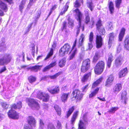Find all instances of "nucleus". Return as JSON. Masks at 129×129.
<instances>
[{
	"label": "nucleus",
	"instance_id": "nucleus-1",
	"mask_svg": "<svg viewBox=\"0 0 129 129\" xmlns=\"http://www.w3.org/2000/svg\"><path fill=\"white\" fill-rule=\"evenodd\" d=\"M26 101L28 106L33 109L38 110L39 108V105L36 100L31 98H27Z\"/></svg>",
	"mask_w": 129,
	"mask_h": 129
},
{
	"label": "nucleus",
	"instance_id": "nucleus-2",
	"mask_svg": "<svg viewBox=\"0 0 129 129\" xmlns=\"http://www.w3.org/2000/svg\"><path fill=\"white\" fill-rule=\"evenodd\" d=\"M12 59L11 56L9 54H6L3 56L0 55V65H6L9 63Z\"/></svg>",
	"mask_w": 129,
	"mask_h": 129
},
{
	"label": "nucleus",
	"instance_id": "nucleus-3",
	"mask_svg": "<svg viewBox=\"0 0 129 129\" xmlns=\"http://www.w3.org/2000/svg\"><path fill=\"white\" fill-rule=\"evenodd\" d=\"M74 12L76 13L75 18L78 21L79 26L77 28V31L76 32V36H77L80 32V24L82 17V14L80 12L78 9H77L73 11Z\"/></svg>",
	"mask_w": 129,
	"mask_h": 129
},
{
	"label": "nucleus",
	"instance_id": "nucleus-4",
	"mask_svg": "<svg viewBox=\"0 0 129 129\" xmlns=\"http://www.w3.org/2000/svg\"><path fill=\"white\" fill-rule=\"evenodd\" d=\"M104 63L103 61H99L95 66L94 71L96 74H101L103 71L104 67Z\"/></svg>",
	"mask_w": 129,
	"mask_h": 129
},
{
	"label": "nucleus",
	"instance_id": "nucleus-5",
	"mask_svg": "<svg viewBox=\"0 0 129 129\" xmlns=\"http://www.w3.org/2000/svg\"><path fill=\"white\" fill-rule=\"evenodd\" d=\"M70 49V46L68 43H66L62 47L59 51V55L61 56H63L68 53Z\"/></svg>",
	"mask_w": 129,
	"mask_h": 129
},
{
	"label": "nucleus",
	"instance_id": "nucleus-6",
	"mask_svg": "<svg viewBox=\"0 0 129 129\" xmlns=\"http://www.w3.org/2000/svg\"><path fill=\"white\" fill-rule=\"evenodd\" d=\"M90 61L89 59H87L83 61L81 68V71L85 73L89 68Z\"/></svg>",
	"mask_w": 129,
	"mask_h": 129
},
{
	"label": "nucleus",
	"instance_id": "nucleus-7",
	"mask_svg": "<svg viewBox=\"0 0 129 129\" xmlns=\"http://www.w3.org/2000/svg\"><path fill=\"white\" fill-rule=\"evenodd\" d=\"M87 120L86 117L83 116L82 119H81L79 120L78 129H86L85 125L87 123Z\"/></svg>",
	"mask_w": 129,
	"mask_h": 129
},
{
	"label": "nucleus",
	"instance_id": "nucleus-8",
	"mask_svg": "<svg viewBox=\"0 0 129 129\" xmlns=\"http://www.w3.org/2000/svg\"><path fill=\"white\" fill-rule=\"evenodd\" d=\"M37 97L39 99H42L43 101L47 102L49 101V96L47 94L39 92L37 94Z\"/></svg>",
	"mask_w": 129,
	"mask_h": 129
},
{
	"label": "nucleus",
	"instance_id": "nucleus-9",
	"mask_svg": "<svg viewBox=\"0 0 129 129\" xmlns=\"http://www.w3.org/2000/svg\"><path fill=\"white\" fill-rule=\"evenodd\" d=\"M73 97H75L79 101H80L82 98L83 94L78 89L74 91L72 93Z\"/></svg>",
	"mask_w": 129,
	"mask_h": 129
},
{
	"label": "nucleus",
	"instance_id": "nucleus-10",
	"mask_svg": "<svg viewBox=\"0 0 129 129\" xmlns=\"http://www.w3.org/2000/svg\"><path fill=\"white\" fill-rule=\"evenodd\" d=\"M8 115L9 117L13 119H18L19 118L18 114L12 109L11 110H10L8 112Z\"/></svg>",
	"mask_w": 129,
	"mask_h": 129
},
{
	"label": "nucleus",
	"instance_id": "nucleus-11",
	"mask_svg": "<svg viewBox=\"0 0 129 129\" xmlns=\"http://www.w3.org/2000/svg\"><path fill=\"white\" fill-rule=\"evenodd\" d=\"M96 47L99 48L101 47L103 45L102 38L100 36L97 35L96 40Z\"/></svg>",
	"mask_w": 129,
	"mask_h": 129
},
{
	"label": "nucleus",
	"instance_id": "nucleus-12",
	"mask_svg": "<svg viewBox=\"0 0 129 129\" xmlns=\"http://www.w3.org/2000/svg\"><path fill=\"white\" fill-rule=\"evenodd\" d=\"M28 124L32 127H35L36 121L34 117L32 116H29L27 119Z\"/></svg>",
	"mask_w": 129,
	"mask_h": 129
},
{
	"label": "nucleus",
	"instance_id": "nucleus-13",
	"mask_svg": "<svg viewBox=\"0 0 129 129\" xmlns=\"http://www.w3.org/2000/svg\"><path fill=\"white\" fill-rule=\"evenodd\" d=\"M114 79V77L112 75H110L106 81L105 86L108 87L111 85Z\"/></svg>",
	"mask_w": 129,
	"mask_h": 129
},
{
	"label": "nucleus",
	"instance_id": "nucleus-14",
	"mask_svg": "<svg viewBox=\"0 0 129 129\" xmlns=\"http://www.w3.org/2000/svg\"><path fill=\"white\" fill-rule=\"evenodd\" d=\"M56 46V44L54 43L52 45V47L51 48L50 52L47 55L46 58L45 59V60H47L53 54V51L55 50Z\"/></svg>",
	"mask_w": 129,
	"mask_h": 129
},
{
	"label": "nucleus",
	"instance_id": "nucleus-15",
	"mask_svg": "<svg viewBox=\"0 0 129 129\" xmlns=\"http://www.w3.org/2000/svg\"><path fill=\"white\" fill-rule=\"evenodd\" d=\"M93 34L92 32L90 33L89 36V43H88V49L90 50L92 48L93 46L92 44V42L93 39Z\"/></svg>",
	"mask_w": 129,
	"mask_h": 129
},
{
	"label": "nucleus",
	"instance_id": "nucleus-16",
	"mask_svg": "<svg viewBox=\"0 0 129 129\" xmlns=\"http://www.w3.org/2000/svg\"><path fill=\"white\" fill-rule=\"evenodd\" d=\"M114 38V34L113 33H110L109 34V41L108 42L109 48H110L111 47L112 44V42L113 41Z\"/></svg>",
	"mask_w": 129,
	"mask_h": 129
},
{
	"label": "nucleus",
	"instance_id": "nucleus-17",
	"mask_svg": "<svg viewBox=\"0 0 129 129\" xmlns=\"http://www.w3.org/2000/svg\"><path fill=\"white\" fill-rule=\"evenodd\" d=\"M122 89V85L120 84H117L113 88V92L114 93H117Z\"/></svg>",
	"mask_w": 129,
	"mask_h": 129
},
{
	"label": "nucleus",
	"instance_id": "nucleus-18",
	"mask_svg": "<svg viewBox=\"0 0 129 129\" xmlns=\"http://www.w3.org/2000/svg\"><path fill=\"white\" fill-rule=\"evenodd\" d=\"M122 58L121 57H118L115 60V65L116 66L118 67L120 66L122 62Z\"/></svg>",
	"mask_w": 129,
	"mask_h": 129
},
{
	"label": "nucleus",
	"instance_id": "nucleus-19",
	"mask_svg": "<svg viewBox=\"0 0 129 129\" xmlns=\"http://www.w3.org/2000/svg\"><path fill=\"white\" fill-rule=\"evenodd\" d=\"M125 29L124 28H122L118 36V40L120 41H122L125 34Z\"/></svg>",
	"mask_w": 129,
	"mask_h": 129
},
{
	"label": "nucleus",
	"instance_id": "nucleus-20",
	"mask_svg": "<svg viewBox=\"0 0 129 129\" xmlns=\"http://www.w3.org/2000/svg\"><path fill=\"white\" fill-rule=\"evenodd\" d=\"M128 72L127 69L126 68L121 70L119 73V78H120L125 76Z\"/></svg>",
	"mask_w": 129,
	"mask_h": 129
},
{
	"label": "nucleus",
	"instance_id": "nucleus-21",
	"mask_svg": "<svg viewBox=\"0 0 129 129\" xmlns=\"http://www.w3.org/2000/svg\"><path fill=\"white\" fill-rule=\"evenodd\" d=\"M78 114V111H76L74 113L71 121V123L72 125H73L74 124Z\"/></svg>",
	"mask_w": 129,
	"mask_h": 129
},
{
	"label": "nucleus",
	"instance_id": "nucleus-22",
	"mask_svg": "<svg viewBox=\"0 0 129 129\" xmlns=\"http://www.w3.org/2000/svg\"><path fill=\"white\" fill-rule=\"evenodd\" d=\"M42 66L36 65L35 66L30 67L29 68H27V69L28 70L30 69L31 71H34L35 72H37L38 70H40L41 69Z\"/></svg>",
	"mask_w": 129,
	"mask_h": 129
},
{
	"label": "nucleus",
	"instance_id": "nucleus-23",
	"mask_svg": "<svg viewBox=\"0 0 129 129\" xmlns=\"http://www.w3.org/2000/svg\"><path fill=\"white\" fill-rule=\"evenodd\" d=\"M49 91L52 94H55L58 93L59 91V88L58 87H56L54 89H52L49 87L48 88Z\"/></svg>",
	"mask_w": 129,
	"mask_h": 129
},
{
	"label": "nucleus",
	"instance_id": "nucleus-24",
	"mask_svg": "<svg viewBox=\"0 0 129 129\" xmlns=\"http://www.w3.org/2000/svg\"><path fill=\"white\" fill-rule=\"evenodd\" d=\"M22 106V104L21 102L19 101L17 103V104H14L11 107L12 109L14 108L16 109H21Z\"/></svg>",
	"mask_w": 129,
	"mask_h": 129
},
{
	"label": "nucleus",
	"instance_id": "nucleus-25",
	"mask_svg": "<svg viewBox=\"0 0 129 129\" xmlns=\"http://www.w3.org/2000/svg\"><path fill=\"white\" fill-rule=\"evenodd\" d=\"M69 94L68 93H63L60 98L61 100V101L64 103L67 100L68 96Z\"/></svg>",
	"mask_w": 129,
	"mask_h": 129
},
{
	"label": "nucleus",
	"instance_id": "nucleus-26",
	"mask_svg": "<svg viewBox=\"0 0 129 129\" xmlns=\"http://www.w3.org/2000/svg\"><path fill=\"white\" fill-rule=\"evenodd\" d=\"M126 92L124 91L122 92L121 95V99L125 104H126V102L127 101V99L126 97Z\"/></svg>",
	"mask_w": 129,
	"mask_h": 129
},
{
	"label": "nucleus",
	"instance_id": "nucleus-27",
	"mask_svg": "<svg viewBox=\"0 0 129 129\" xmlns=\"http://www.w3.org/2000/svg\"><path fill=\"white\" fill-rule=\"evenodd\" d=\"M113 56L111 53H109L108 60L107 62V66L109 68H110V67L111 63L113 60Z\"/></svg>",
	"mask_w": 129,
	"mask_h": 129
},
{
	"label": "nucleus",
	"instance_id": "nucleus-28",
	"mask_svg": "<svg viewBox=\"0 0 129 129\" xmlns=\"http://www.w3.org/2000/svg\"><path fill=\"white\" fill-rule=\"evenodd\" d=\"M124 47L126 50H129V37H126L124 41Z\"/></svg>",
	"mask_w": 129,
	"mask_h": 129
},
{
	"label": "nucleus",
	"instance_id": "nucleus-29",
	"mask_svg": "<svg viewBox=\"0 0 129 129\" xmlns=\"http://www.w3.org/2000/svg\"><path fill=\"white\" fill-rule=\"evenodd\" d=\"M0 8L5 12L8 10L6 5L2 2H0Z\"/></svg>",
	"mask_w": 129,
	"mask_h": 129
},
{
	"label": "nucleus",
	"instance_id": "nucleus-30",
	"mask_svg": "<svg viewBox=\"0 0 129 129\" xmlns=\"http://www.w3.org/2000/svg\"><path fill=\"white\" fill-rule=\"evenodd\" d=\"M91 75V73L89 72L84 75L81 79V81L82 82H84L86 81Z\"/></svg>",
	"mask_w": 129,
	"mask_h": 129
},
{
	"label": "nucleus",
	"instance_id": "nucleus-31",
	"mask_svg": "<svg viewBox=\"0 0 129 129\" xmlns=\"http://www.w3.org/2000/svg\"><path fill=\"white\" fill-rule=\"evenodd\" d=\"M118 109V107H111L109 110L108 112L109 113H114Z\"/></svg>",
	"mask_w": 129,
	"mask_h": 129
},
{
	"label": "nucleus",
	"instance_id": "nucleus-32",
	"mask_svg": "<svg viewBox=\"0 0 129 129\" xmlns=\"http://www.w3.org/2000/svg\"><path fill=\"white\" fill-rule=\"evenodd\" d=\"M105 26L106 28L108 30H111L113 28L112 23L111 22L107 23L106 24Z\"/></svg>",
	"mask_w": 129,
	"mask_h": 129
},
{
	"label": "nucleus",
	"instance_id": "nucleus-33",
	"mask_svg": "<svg viewBox=\"0 0 129 129\" xmlns=\"http://www.w3.org/2000/svg\"><path fill=\"white\" fill-rule=\"evenodd\" d=\"M103 80V78L101 77L97 80L95 82H94L92 85V87L94 88L98 85Z\"/></svg>",
	"mask_w": 129,
	"mask_h": 129
},
{
	"label": "nucleus",
	"instance_id": "nucleus-34",
	"mask_svg": "<svg viewBox=\"0 0 129 129\" xmlns=\"http://www.w3.org/2000/svg\"><path fill=\"white\" fill-rule=\"evenodd\" d=\"M109 5L110 11L111 14H112L114 11L113 4L112 2L110 1L109 2Z\"/></svg>",
	"mask_w": 129,
	"mask_h": 129
},
{
	"label": "nucleus",
	"instance_id": "nucleus-35",
	"mask_svg": "<svg viewBox=\"0 0 129 129\" xmlns=\"http://www.w3.org/2000/svg\"><path fill=\"white\" fill-rule=\"evenodd\" d=\"M71 53L69 56V59L71 60L74 57L75 54L77 53V50L75 49L74 50H72L71 52Z\"/></svg>",
	"mask_w": 129,
	"mask_h": 129
},
{
	"label": "nucleus",
	"instance_id": "nucleus-36",
	"mask_svg": "<svg viewBox=\"0 0 129 129\" xmlns=\"http://www.w3.org/2000/svg\"><path fill=\"white\" fill-rule=\"evenodd\" d=\"M25 2V0H22L19 6V10L21 12H22Z\"/></svg>",
	"mask_w": 129,
	"mask_h": 129
},
{
	"label": "nucleus",
	"instance_id": "nucleus-37",
	"mask_svg": "<svg viewBox=\"0 0 129 129\" xmlns=\"http://www.w3.org/2000/svg\"><path fill=\"white\" fill-rule=\"evenodd\" d=\"M99 90V88H97L93 92H91L89 95V98H91L94 96L97 93Z\"/></svg>",
	"mask_w": 129,
	"mask_h": 129
},
{
	"label": "nucleus",
	"instance_id": "nucleus-38",
	"mask_svg": "<svg viewBox=\"0 0 129 129\" xmlns=\"http://www.w3.org/2000/svg\"><path fill=\"white\" fill-rule=\"evenodd\" d=\"M84 37L85 36L83 34H81L79 40V46H80L82 45V43L84 42Z\"/></svg>",
	"mask_w": 129,
	"mask_h": 129
},
{
	"label": "nucleus",
	"instance_id": "nucleus-39",
	"mask_svg": "<svg viewBox=\"0 0 129 129\" xmlns=\"http://www.w3.org/2000/svg\"><path fill=\"white\" fill-rule=\"evenodd\" d=\"M54 108L56 111L57 114L59 115L61 114V109L57 105H56L54 106Z\"/></svg>",
	"mask_w": 129,
	"mask_h": 129
},
{
	"label": "nucleus",
	"instance_id": "nucleus-40",
	"mask_svg": "<svg viewBox=\"0 0 129 129\" xmlns=\"http://www.w3.org/2000/svg\"><path fill=\"white\" fill-rule=\"evenodd\" d=\"M122 0H116L115 4L116 7L119 9L120 7V6L122 3Z\"/></svg>",
	"mask_w": 129,
	"mask_h": 129
},
{
	"label": "nucleus",
	"instance_id": "nucleus-41",
	"mask_svg": "<svg viewBox=\"0 0 129 129\" xmlns=\"http://www.w3.org/2000/svg\"><path fill=\"white\" fill-rule=\"evenodd\" d=\"M99 57V53L98 52H96L95 54V55L93 58V62H95L98 59Z\"/></svg>",
	"mask_w": 129,
	"mask_h": 129
},
{
	"label": "nucleus",
	"instance_id": "nucleus-42",
	"mask_svg": "<svg viewBox=\"0 0 129 129\" xmlns=\"http://www.w3.org/2000/svg\"><path fill=\"white\" fill-rule=\"evenodd\" d=\"M100 34L101 35H104L105 34V31L104 27H102L101 28L98 29Z\"/></svg>",
	"mask_w": 129,
	"mask_h": 129
},
{
	"label": "nucleus",
	"instance_id": "nucleus-43",
	"mask_svg": "<svg viewBox=\"0 0 129 129\" xmlns=\"http://www.w3.org/2000/svg\"><path fill=\"white\" fill-rule=\"evenodd\" d=\"M69 26L72 28L74 26V21L71 19L69 18L68 19Z\"/></svg>",
	"mask_w": 129,
	"mask_h": 129
},
{
	"label": "nucleus",
	"instance_id": "nucleus-44",
	"mask_svg": "<svg viewBox=\"0 0 129 129\" xmlns=\"http://www.w3.org/2000/svg\"><path fill=\"white\" fill-rule=\"evenodd\" d=\"M74 110V108L73 106L72 107L69 109V110L67 112V117H68L70 115Z\"/></svg>",
	"mask_w": 129,
	"mask_h": 129
},
{
	"label": "nucleus",
	"instance_id": "nucleus-45",
	"mask_svg": "<svg viewBox=\"0 0 129 129\" xmlns=\"http://www.w3.org/2000/svg\"><path fill=\"white\" fill-rule=\"evenodd\" d=\"M66 61L65 59H62L60 60L59 63V65L61 67L64 66L65 64Z\"/></svg>",
	"mask_w": 129,
	"mask_h": 129
},
{
	"label": "nucleus",
	"instance_id": "nucleus-46",
	"mask_svg": "<svg viewBox=\"0 0 129 129\" xmlns=\"http://www.w3.org/2000/svg\"><path fill=\"white\" fill-rule=\"evenodd\" d=\"M81 2L82 3H83L82 0H76L74 6L76 8H78L79 7L80 5L79 3Z\"/></svg>",
	"mask_w": 129,
	"mask_h": 129
},
{
	"label": "nucleus",
	"instance_id": "nucleus-47",
	"mask_svg": "<svg viewBox=\"0 0 129 129\" xmlns=\"http://www.w3.org/2000/svg\"><path fill=\"white\" fill-rule=\"evenodd\" d=\"M102 21L100 20H99L96 24V26L97 29L101 28L102 27H103L101 23Z\"/></svg>",
	"mask_w": 129,
	"mask_h": 129
},
{
	"label": "nucleus",
	"instance_id": "nucleus-48",
	"mask_svg": "<svg viewBox=\"0 0 129 129\" xmlns=\"http://www.w3.org/2000/svg\"><path fill=\"white\" fill-rule=\"evenodd\" d=\"M28 79L29 82L31 83L35 82L36 80V78L32 76H30Z\"/></svg>",
	"mask_w": 129,
	"mask_h": 129
},
{
	"label": "nucleus",
	"instance_id": "nucleus-49",
	"mask_svg": "<svg viewBox=\"0 0 129 129\" xmlns=\"http://www.w3.org/2000/svg\"><path fill=\"white\" fill-rule=\"evenodd\" d=\"M1 104L3 108L5 109H7L9 105L7 104L6 103L1 102Z\"/></svg>",
	"mask_w": 129,
	"mask_h": 129
},
{
	"label": "nucleus",
	"instance_id": "nucleus-50",
	"mask_svg": "<svg viewBox=\"0 0 129 129\" xmlns=\"http://www.w3.org/2000/svg\"><path fill=\"white\" fill-rule=\"evenodd\" d=\"M60 74V72H58L56 73L54 75L52 76H50L49 77L51 79H54L56 78Z\"/></svg>",
	"mask_w": 129,
	"mask_h": 129
},
{
	"label": "nucleus",
	"instance_id": "nucleus-51",
	"mask_svg": "<svg viewBox=\"0 0 129 129\" xmlns=\"http://www.w3.org/2000/svg\"><path fill=\"white\" fill-rule=\"evenodd\" d=\"M44 123L43 121L40 119V129H43L44 126Z\"/></svg>",
	"mask_w": 129,
	"mask_h": 129
},
{
	"label": "nucleus",
	"instance_id": "nucleus-52",
	"mask_svg": "<svg viewBox=\"0 0 129 129\" xmlns=\"http://www.w3.org/2000/svg\"><path fill=\"white\" fill-rule=\"evenodd\" d=\"M6 46L4 42H2L1 43L0 45V49L3 50H5Z\"/></svg>",
	"mask_w": 129,
	"mask_h": 129
},
{
	"label": "nucleus",
	"instance_id": "nucleus-53",
	"mask_svg": "<svg viewBox=\"0 0 129 129\" xmlns=\"http://www.w3.org/2000/svg\"><path fill=\"white\" fill-rule=\"evenodd\" d=\"M57 128L58 129H61L62 128L60 122L58 121H57L56 122Z\"/></svg>",
	"mask_w": 129,
	"mask_h": 129
},
{
	"label": "nucleus",
	"instance_id": "nucleus-54",
	"mask_svg": "<svg viewBox=\"0 0 129 129\" xmlns=\"http://www.w3.org/2000/svg\"><path fill=\"white\" fill-rule=\"evenodd\" d=\"M88 6L91 11H92L93 9L92 4L91 2H89L88 4Z\"/></svg>",
	"mask_w": 129,
	"mask_h": 129
},
{
	"label": "nucleus",
	"instance_id": "nucleus-55",
	"mask_svg": "<svg viewBox=\"0 0 129 129\" xmlns=\"http://www.w3.org/2000/svg\"><path fill=\"white\" fill-rule=\"evenodd\" d=\"M48 129H55L53 125L51 123L49 124L48 125Z\"/></svg>",
	"mask_w": 129,
	"mask_h": 129
},
{
	"label": "nucleus",
	"instance_id": "nucleus-56",
	"mask_svg": "<svg viewBox=\"0 0 129 129\" xmlns=\"http://www.w3.org/2000/svg\"><path fill=\"white\" fill-rule=\"evenodd\" d=\"M56 64V61H55L54 62H52V63H50L49 66L50 68H52L55 66Z\"/></svg>",
	"mask_w": 129,
	"mask_h": 129
},
{
	"label": "nucleus",
	"instance_id": "nucleus-57",
	"mask_svg": "<svg viewBox=\"0 0 129 129\" xmlns=\"http://www.w3.org/2000/svg\"><path fill=\"white\" fill-rule=\"evenodd\" d=\"M36 2L35 0H30L29 3L27 7L29 8L33 5V3H35Z\"/></svg>",
	"mask_w": 129,
	"mask_h": 129
},
{
	"label": "nucleus",
	"instance_id": "nucleus-58",
	"mask_svg": "<svg viewBox=\"0 0 129 129\" xmlns=\"http://www.w3.org/2000/svg\"><path fill=\"white\" fill-rule=\"evenodd\" d=\"M35 45H33L32 48L31 50H32V54L34 57L35 56Z\"/></svg>",
	"mask_w": 129,
	"mask_h": 129
},
{
	"label": "nucleus",
	"instance_id": "nucleus-59",
	"mask_svg": "<svg viewBox=\"0 0 129 129\" xmlns=\"http://www.w3.org/2000/svg\"><path fill=\"white\" fill-rule=\"evenodd\" d=\"M51 68L49 67V65L46 66L45 67L43 70V72H45L49 70Z\"/></svg>",
	"mask_w": 129,
	"mask_h": 129
},
{
	"label": "nucleus",
	"instance_id": "nucleus-60",
	"mask_svg": "<svg viewBox=\"0 0 129 129\" xmlns=\"http://www.w3.org/2000/svg\"><path fill=\"white\" fill-rule=\"evenodd\" d=\"M90 20V19L89 17V16H86L85 22L86 24Z\"/></svg>",
	"mask_w": 129,
	"mask_h": 129
},
{
	"label": "nucleus",
	"instance_id": "nucleus-61",
	"mask_svg": "<svg viewBox=\"0 0 129 129\" xmlns=\"http://www.w3.org/2000/svg\"><path fill=\"white\" fill-rule=\"evenodd\" d=\"M32 26V24H31L29 25L28 26V30L27 31L25 32L24 34H26L28 33V32L30 31V29L31 27Z\"/></svg>",
	"mask_w": 129,
	"mask_h": 129
},
{
	"label": "nucleus",
	"instance_id": "nucleus-62",
	"mask_svg": "<svg viewBox=\"0 0 129 129\" xmlns=\"http://www.w3.org/2000/svg\"><path fill=\"white\" fill-rule=\"evenodd\" d=\"M88 85H87L85 86L84 87L82 88V89L83 91H85L87 90L88 89Z\"/></svg>",
	"mask_w": 129,
	"mask_h": 129
},
{
	"label": "nucleus",
	"instance_id": "nucleus-63",
	"mask_svg": "<svg viewBox=\"0 0 129 129\" xmlns=\"http://www.w3.org/2000/svg\"><path fill=\"white\" fill-rule=\"evenodd\" d=\"M6 69L5 67H4L3 68H2L1 70L0 71V73H1L3 72H4L6 70Z\"/></svg>",
	"mask_w": 129,
	"mask_h": 129
},
{
	"label": "nucleus",
	"instance_id": "nucleus-64",
	"mask_svg": "<svg viewBox=\"0 0 129 129\" xmlns=\"http://www.w3.org/2000/svg\"><path fill=\"white\" fill-rule=\"evenodd\" d=\"M57 8V5H54L51 9V10L52 11L54 10Z\"/></svg>",
	"mask_w": 129,
	"mask_h": 129
}]
</instances>
